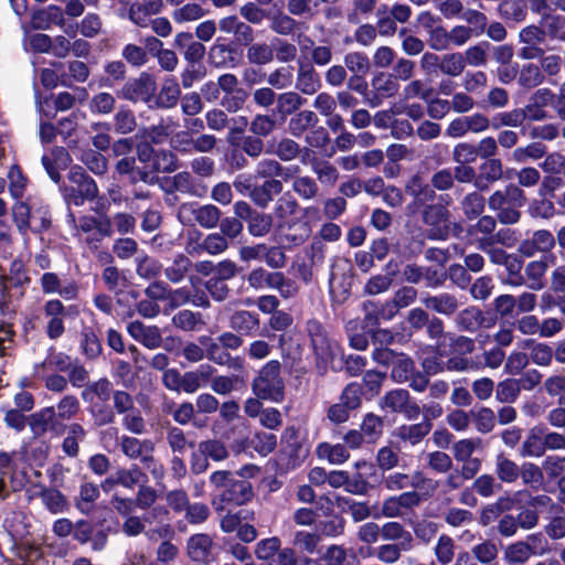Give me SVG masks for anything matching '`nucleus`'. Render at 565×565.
<instances>
[{
  "label": "nucleus",
  "instance_id": "obj_33",
  "mask_svg": "<svg viewBox=\"0 0 565 565\" xmlns=\"http://www.w3.org/2000/svg\"><path fill=\"white\" fill-rule=\"evenodd\" d=\"M298 171V168H284L277 160L275 159H263L260 160L255 168V179H276L277 177H281L285 180L292 178L294 173Z\"/></svg>",
  "mask_w": 565,
  "mask_h": 565
},
{
  "label": "nucleus",
  "instance_id": "obj_20",
  "mask_svg": "<svg viewBox=\"0 0 565 565\" xmlns=\"http://www.w3.org/2000/svg\"><path fill=\"white\" fill-rule=\"evenodd\" d=\"M555 95L550 88H539L529 98L524 113L529 120L540 121L546 119L548 105H554Z\"/></svg>",
  "mask_w": 565,
  "mask_h": 565
},
{
  "label": "nucleus",
  "instance_id": "obj_44",
  "mask_svg": "<svg viewBox=\"0 0 565 565\" xmlns=\"http://www.w3.org/2000/svg\"><path fill=\"white\" fill-rule=\"evenodd\" d=\"M291 188L303 201L316 200L320 195V188L317 181L309 175L294 177Z\"/></svg>",
  "mask_w": 565,
  "mask_h": 565
},
{
  "label": "nucleus",
  "instance_id": "obj_56",
  "mask_svg": "<svg viewBox=\"0 0 565 565\" xmlns=\"http://www.w3.org/2000/svg\"><path fill=\"white\" fill-rule=\"evenodd\" d=\"M486 200L478 191L469 192L460 202L461 210L468 220L479 217L484 211Z\"/></svg>",
  "mask_w": 565,
  "mask_h": 565
},
{
  "label": "nucleus",
  "instance_id": "obj_51",
  "mask_svg": "<svg viewBox=\"0 0 565 565\" xmlns=\"http://www.w3.org/2000/svg\"><path fill=\"white\" fill-rule=\"evenodd\" d=\"M544 82L541 67L533 63L523 64L519 70L518 84L526 89L540 86Z\"/></svg>",
  "mask_w": 565,
  "mask_h": 565
},
{
  "label": "nucleus",
  "instance_id": "obj_21",
  "mask_svg": "<svg viewBox=\"0 0 565 565\" xmlns=\"http://www.w3.org/2000/svg\"><path fill=\"white\" fill-rule=\"evenodd\" d=\"M332 511V501L329 497H312L308 507L298 509L295 513V521L300 525H310L322 515Z\"/></svg>",
  "mask_w": 565,
  "mask_h": 565
},
{
  "label": "nucleus",
  "instance_id": "obj_5",
  "mask_svg": "<svg viewBox=\"0 0 565 565\" xmlns=\"http://www.w3.org/2000/svg\"><path fill=\"white\" fill-rule=\"evenodd\" d=\"M102 441L106 443L107 438L118 440L122 454L130 459H140L146 467L154 465L153 451L154 443L151 439H138L136 437L122 435L118 436L117 428H109L102 431Z\"/></svg>",
  "mask_w": 565,
  "mask_h": 565
},
{
  "label": "nucleus",
  "instance_id": "obj_31",
  "mask_svg": "<svg viewBox=\"0 0 565 565\" xmlns=\"http://www.w3.org/2000/svg\"><path fill=\"white\" fill-rule=\"evenodd\" d=\"M431 480H426L419 472H415L413 475L394 473L386 480L387 488L392 491L408 488L429 490L431 489Z\"/></svg>",
  "mask_w": 565,
  "mask_h": 565
},
{
  "label": "nucleus",
  "instance_id": "obj_57",
  "mask_svg": "<svg viewBox=\"0 0 565 565\" xmlns=\"http://www.w3.org/2000/svg\"><path fill=\"white\" fill-rule=\"evenodd\" d=\"M392 366L391 377L396 383L407 382L415 371L414 361L405 353H399Z\"/></svg>",
  "mask_w": 565,
  "mask_h": 565
},
{
  "label": "nucleus",
  "instance_id": "obj_18",
  "mask_svg": "<svg viewBox=\"0 0 565 565\" xmlns=\"http://www.w3.org/2000/svg\"><path fill=\"white\" fill-rule=\"evenodd\" d=\"M188 556L196 563L209 564L215 559L214 543L205 533L191 535L186 543Z\"/></svg>",
  "mask_w": 565,
  "mask_h": 565
},
{
  "label": "nucleus",
  "instance_id": "obj_53",
  "mask_svg": "<svg viewBox=\"0 0 565 565\" xmlns=\"http://www.w3.org/2000/svg\"><path fill=\"white\" fill-rule=\"evenodd\" d=\"M116 108V98L108 92H99L88 100V109L94 115H109Z\"/></svg>",
  "mask_w": 565,
  "mask_h": 565
},
{
  "label": "nucleus",
  "instance_id": "obj_48",
  "mask_svg": "<svg viewBox=\"0 0 565 565\" xmlns=\"http://www.w3.org/2000/svg\"><path fill=\"white\" fill-rule=\"evenodd\" d=\"M318 117L312 110H301L292 116L288 122V131L294 137H300L305 131L318 122Z\"/></svg>",
  "mask_w": 565,
  "mask_h": 565
},
{
  "label": "nucleus",
  "instance_id": "obj_25",
  "mask_svg": "<svg viewBox=\"0 0 565 565\" xmlns=\"http://www.w3.org/2000/svg\"><path fill=\"white\" fill-rule=\"evenodd\" d=\"M163 0H142L134 2L128 9V19L140 28L148 26V17L159 14L163 9Z\"/></svg>",
  "mask_w": 565,
  "mask_h": 565
},
{
  "label": "nucleus",
  "instance_id": "obj_46",
  "mask_svg": "<svg viewBox=\"0 0 565 565\" xmlns=\"http://www.w3.org/2000/svg\"><path fill=\"white\" fill-rule=\"evenodd\" d=\"M545 454L544 436L539 428H532L520 450L521 457H542Z\"/></svg>",
  "mask_w": 565,
  "mask_h": 565
},
{
  "label": "nucleus",
  "instance_id": "obj_15",
  "mask_svg": "<svg viewBox=\"0 0 565 565\" xmlns=\"http://www.w3.org/2000/svg\"><path fill=\"white\" fill-rule=\"evenodd\" d=\"M299 203L290 192H285L275 202L273 213L270 214L278 231L285 233L291 230L295 223L290 222L297 211Z\"/></svg>",
  "mask_w": 565,
  "mask_h": 565
},
{
  "label": "nucleus",
  "instance_id": "obj_50",
  "mask_svg": "<svg viewBox=\"0 0 565 565\" xmlns=\"http://www.w3.org/2000/svg\"><path fill=\"white\" fill-rule=\"evenodd\" d=\"M113 126L119 135L131 134L137 127L135 113L127 106H120L113 117Z\"/></svg>",
  "mask_w": 565,
  "mask_h": 565
},
{
  "label": "nucleus",
  "instance_id": "obj_34",
  "mask_svg": "<svg viewBox=\"0 0 565 565\" xmlns=\"http://www.w3.org/2000/svg\"><path fill=\"white\" fill-rule=\"evenodd\" d=\"M193 262L183 253L175 254L164 268L166 278L172 284L181 282L189 276Z\"/></svg>",
  "mask_w": 565,
  "mask_h": 565
},
{
  "label": "nucleus",
  "instance_id": "obj_4",
  "mask_svg": "<svg viewBox=\"0 0 565 565\" xmlns=\"http://www.w3.org/2000/svg\"><path fill=\"white\" fill-rule=\"evenodd\" d=\"M252 391L258 398L280 403L285 398V382L281 376V363L270 360L265 363L253 379Z\"/></svg>",
  "mask_w": 565,
  "mask_h": 565
},
{
  "label": "nucleus",
  "instance_id": "obj_17",
  "mask_svg": "<svg viewBox=\"0 0 565 565\" xmlns=\"http://www.w3.org/2000/svg\"><path fill=\"white\" fill-rule=\"evenodd\" d=\"M555 256L548 254L540 259L529 262L524 267V277L526 287L534 291H540L546 286V273L550 264H554Z\"/></svg>",
  "mask_w": 565,
  "mask_h": 565
},
{
  "label": "nucleus",
  "instance_id": "obj_60",
  "mask_svg": "<svg viewBox=\"0 0 565 565\" xmlns=\"http://www.w3.org/2000/svg\"><path fill=\"white\" fill-rule=\"evenodd\" d=\"M489 47L490 44L488 42H480L478 44L469 46L463 53H461L465 66H484L488 62Z\"/></svg>",
  "mask_w": 565,
  "mask_h": 565
},
{
  "label": "nucleus",
  "instance_id": "obj_49",
  "mask_svg": "<svg viewBox=\"0 0 565 565\" xmlns=\"http://www.w3.org/2000/svg\"><path fill=\"white\" fill-rule=\"evenodd\" d=\"M246 223L247 231L253 237H265L271 232L275 224L270 214L258 210Z\"/></svg>",
  "mask_w": 565,
  "mask_h": 565
},
{
  "label": "nucleus",
  "instance_id": "obj_37",
  "mask_svg": "<svg viewBox=\"0 0 565 565\" xmlns=\"http://www.w3.org/2000/svg\"><path fill=\"white\" fill-rule=\"evenodd\" d=\"M210 480L217 489L228 490L232 494H246L250 486L246 481H236L228 471H216L211 475Z\"/></svg>",
  "mask_w": 565,
  "mask_h": 565
},
{
  "label": "nucleus",
  "instance_id": "obj_55",
  "mask_svg": "<svg viewBox=\"0 0 565 565\" xmlns=\"http://www.w3.org/2000/svg\"><path fill=\"white\" fill-rule=\"evenodd\" d=\"M53 67L43 68L41 72V83L46 88H55L58 84L71 87L72 84L65 78L64 65L60 62L53 63Z\"/></svg>",
  "mask_w": 565,
  "mask_h": 565
},
{
  "label": "nucleus",
  "instance_id": "obj_1",
  "mask_svg": "<svg viewBox=\"0 0 565 565\" xmlns=\"http://www.w3.org/2000/svg\"><path fill=\"white\" fill-rule=\"evenodd\" d=\"M34 460L35 448L32 447L31 441L23 443L18 451L11 454L0 451V471L12 468L10 483L14 492L24 490L25 494H30L35 487Z\"/></svg>",
  "mask_w": 565,
  "mask_h": 565
},
{
  "label": "nucleus",
  "instance_id": "obj_42",
  "mask_svg": "<svg viewBox=\"0 0 565 565\" xmlns=\"http://www.w3.org/2000/svg\"><path fill=\"white\" fill-rule=\"evenodd\" d=\"M230 246L228 241L224 235L220 232H214L207 234L202 243H200L193 249H189L190 254L196 253L200 254L202 252L207 253L209 255H218L224 253Z\"/></svg>",
  "mask_w": 565,
  "mask_h": 565
},
{
  "label": "nucleus",
  "instance_id": "obj_61",
  "mask_svg": "<svg viewBox=\"0 0 565 565\" xmlns=\"http://www.w3.org/2000/svg\"><path fill=\"white\" fill-rule=\"evenodd\" d=\"M409 393L403 388H396L387 392L380 402L383 409H390L394 413H401L409 399Z\"/></svg>",
  "mask_w": 565,
  "mask_h": 565
},
{
  "label": "nucleus",
  "instance_id": "obj_47",
  "mask_svg": "<svg viewBox=\"0 0 565 565\" xmlns=\"http://www.w3.org/2000/svg\"><path fill=\"white\" fill-rule=\"evenodd\" d=\"M418 503L419 497H388L383 504V514L387 518L399 516Z\"/></svg>",
  "mask_w": 565,
  "mask_h": 565
},
{
  "label": "nucleus",
  "instance_id": "obj_43",
  "mask_svg": "<svg viewBox=\"0 0 565 565\" xmlns=\"http://www.w3.org/2000/svg\"><path fill=\"white\" fill-rule=\"evenodd\" d=\"M376 98H391L399 90L398 82L388 73H380L371 83Z\"/></svg>",
  "mask_w": 565,
  "mask_h": 565
},
{
  "label": "nucleus",
  "instance_id": "obj_40",
  "mask_svg": "<svg viewBox=\"0 0 565 565\" xmlns=\"http://www.w3.org/2000/svg\"><path fill=\"white\" fill-rule=\"evenodd\" d=\"M431 430L430 420H424L422 423L413 425H403L395 430V436L403 441L409 443L411 445L418 444L428 433Z\"/></svg>",
  "mask_w": 565,
  "mask_h": 565
},
{
  "label": "nucleus",
  "instance_id": "obj_23",
  "mask_svg": "<svg viewBox=\"0 0 565 565\" xmlns=\"http://www.w3.org/2000/svg\"><path fill=\"white\" fill-rule=\"evenodd\" d=\"M455 323L459 330L473 333L480 328L493 327L494 321L487 319L478 307H468L456 316Z\"/></svg>",
  "mask_w": 565,
  "mask_h": 565
},
{
  "label": "nucleus",
  "instance_id": "obj_30",
  "mask_svg": "<svg viewBox=\"0 0 565 565\" xmlns=\"http://www.w3.org/2000/svg\"><path fill=\"white\" fill-rule=\"evenodd\" d=\"M4 413L3 423L7 428L21 433L25 427H30L35 438V413H26L23 411L15 409L13 407L1 408Z\"/></svg>",
  "mask_w": 565,
  "mask_h": 565
},
{
  "label": "nucleus",
  "instance_id": "obj_58",
  "mask_svg": "<svg viewBox=\"0 0 565 565\" xmlns=\"http://www.w3.org/2000/svg\"><path fill=\"white\" fill-rule=\"evenodd\" d=\"M382 536L385 540H396L402 543L404 552L409 551L413 546V539L409 532L405 531L397 522H388L381 530Z\"/></svg>",
  "mask_w": 565,
  "mask_h": 565
},
{
  "label": "nucleus",
  "instance_id": "obj_19",
  "mask_svg": "<svg viewBox=\"0 0 565 565\" xmlns=\"http://www.w3.org/2000/svg\"><path fill=\"white\" fill-rule=\"evenodd\" d=\"M405 192L413 198V202L407 206L409 212L415 213L420 206L433 202L436 198L431 185L424 182L418 174L411 177L405 184Z\"/></svg>",
  "mask_w": 565,
  "mask_h": 565
},
{
  "label": "nucleus",
  "instance_id": "obj_38",
  "mask_svg": "<svg viewBox=\"0 0 565 565\" xmlns=\"http://www.w3.org/2000/svg\"><path fill=\"white\" fill-rule=\"evenodd\" d=\"M6 168H9L7 172V181L11 196L14 200L22 199L28 186V177L15 162L10 163V166L7 164Z\"/></svg>",
  "mask_w": 565,
  "mask_h": 565
},
{
  "label": "nucleus",
  "instance_id": "obj_10",
  "mask_svg": "<svg viewBox=\"0 0 565 565\" xmlns=\"http://www.w3.org/2000/svg\"><path fill=\"white\" fill-rule=\"evenodd\" d=\"M70 181L73 184L70 189V196L76 205L83 204L84 200H94L98 194L96 182L85 173L82 167H73L70 171Z\"/></svg>",
  "mask_w": 565,
  "mask_h": 565
},
{
  "label": "nucleus",
  "instance_id": "obj_11",
  "mask_svg": "<svg viewBox=\"0 0 565 565\" xmlns=\"http://www.w3.org/2000/svg\"><path fill=\"white\" fill-rule=\"evenodd\" d=\"M423 222L429 226L427 236L446 239L449 233V211L440 204H429L423 211Z\"/></svg>",
  "mask_w": 565,
  "mask_h": 565
},
{
  "label": "nucleus",
  "instance_id": "obj_24",
  "mask_svg": "<svg viewBox=\"0 0 565 565\" xmlns=\"http://www.w3.org/2000/svg\"><path fill=\"white\" fill-rule=\"evenodd\" d=\"M205 340L207 341L205 348V355L211 362L221 366H227L230 369L235 370L243 367V360L238 356L233 358L228 353V351L224 349L223 345L217 341V339L213 340L203 337L201 339V343H204Z\"/></svg>",
  "mask_w": 565,
  "mask_h": 565
},
{
  "label": "nucleus",
  "instance_id": "obj_26",
  "mask_svg": "<svg viewBox=\"0 0 565 565\" xmlns=\"http://www.w3.org/2000/svg\"><path fill=\"white\" fill-rule=\"evenodd\" d=\"M127 331L131 338L148 349H157L162 343L161 332L156 326H146L137 320L128 324Z\"/></svg>",
  "mask_w": 565,
  "mask_h": 565
},
{
  "label": "nucleus",
  "instance_id": "obj_3",
  "mask_svg": "<svg viewBox=\"0 0 565 565\" xmlns=\"http://www.w3.org/2000/svg\"><path fill=\"white\" fill-rule=\"evenodd\" d=\"M6 523L12 537L19 542L12 565H34L35 541L32 537L31 518L22 511H14Z\"/></svg>",
  "mask_w": 565,
  "mask_h": 565
},
{
  "label": "nucleus",
  "instance_id": "obj_32",
  "mask_svg": "<svg viewBox=\"0 0 565 565\" xmlns=\"http://www.w3.org/2000/svg\"><path fill=\"white\" fill-rule=\"evenodd\" d=\"M422 302L427 309L444 316L455 315L460 307L457 297L448 292L425 297Z\"/></svg>",
  "mask_w": 565,
  "mask_h": 565
},
{
  "label": "nucleus",
  "instance_id": "obj_63",
  "mask_svg": "<svg viewBox=\"0 0 565 565\" xmlns=\"http://www.w3.org/2000/svg\"><path fill=\"white\" fill-rule=\"evenodd\" d=\"M312 172L321 184L333 186L339 180L338 169L329 161H315L311 166Z\"/></svg>",
  "mask_w": 565,
  "mask_h": 565
},
{
  "label": "nucleus",
  "instance_id": "obj_9",
  "mask_svg": "<svg viewBox=\"0 0 565 565\" xmlns=\"http://www.w3.org/2000/svg\"><path fill=\"white\" fill-rule=\"evenodd\" d=\"M483 441L479 437L465 438L456 441L452 446V455L458 462H462V476L471 479L481 468V460L472 458L477 450H481Z\"/></svg>",
  "mask_w": 565,
  "mask_h": 565
},
{
  "label": "nucleus",
  "instance_id": "obj_59",
  "mask_svg": "<svg viewBox=\"0 0 565 565\" xmlns=\"http://www.w3.org/2000/svg\"><path fill=\"white\" fill-rule=\"evenodd\" d=\"M180 87L175 78H167L158 95L157 104L162 108H171L180 98Z\"/></svg>",
  "mask_w": 565,
  "mask_h": 565
},
{
  "label": "nucleus",
  "instance_id": "obj_6",
  "mask_svg": "<svg viewBox=\"0 0 565 565\" xmlns=\"http://www.w3.org/2000/svg\"><path fill=\"white\" fill-rule=\"evenodd\" d=\"M9 1L14 13L20 19V25L23 31V49L30 54V63L35 68V6H29L28 0ZM32 84L35 87V75L33 76Z\"/></svg>",
  "mask_w": 565,
  "mask_h": 565
},
{
  "label": "nucleus",
  "instance_id": "obj_45",
  "mask_svg": "<svg viewBox=\"0 0 565 565\" xmlns=\"http://www.w3.org/2000/svg\"><path fill=\"white\" fill-rule=\"evenodd\" d=\"M316 454L319 459L328 460L332 465H341L350 457L348 449L342 444L320 443L317 446Z\"/></svg>",
  "mask_w": 565,
  "mask_h": 565
},
{
  "label": "nucleus",
  "instance_id": "obj_64",
  "mask_svg": "<svg viewBox=\"0 0 565 565\" xmlns=\"http://www.w3.org/2000/svg\"><path fill=\"white\" fill-rule=\"evenodd\" d=\"M246 58L250 64L265 65L274 60V50L267 43H254L248 46Z\"/></svg>",
  "mask_w": 565,
  "mask_h": 565
},
{
  "label": "nucleus",
  "instance_id": "obj_2",
  "mask_svg": "<svg viewBox=\"0 0 565 565\" xmlns=\"http://www.w3.org/2000/svg\"><path fill=\"white\" fill-rule=\"evenodd\" d=\"M526 196L516 184H509L502 190H495L488 198V206L495 213L497 220L504 225L516 224L521 220V207Z\"/></svg>",
  "mask_w": 565,
  "mask_h": 565
},
{
  "label": "nucleus",
  "instance_id": "obj_27",
  "mask_svg": "<svg viewBox=\"0 0 565 565\" xmlns=\"http://www.w3.org/2000/svg\"><path fill=\"white\" fill-rule=\"evenodd\" d=\"M282 191V182L278 179L265 180L262 184L254 185L249 191V198L259 209H266L275 195Z\"/></svg>",
  "mask_w": 565,
  "mask_h": 565
},
{
  "label": "nucleus",
  "instance_id": "obj_22",
  "mask_svg": "<svg viewBox=\"0 0 565 565\" xmlns=\"http://www.w3.org/2000/svg\"><path fill=\"white\" fill-rule=\"evenodd\" d=\"M295 88L305 95H313L321 88L320 76L312 63L298 61Z\"/></svg>",
  "mask_w": 565,
  "mask_h": 565
},
{
  "label": "nucleus",
  "instance_id": "obj_36",
  "mask_svg": "<svg viewBox=\"0 0 565 565\" xmlns=\"http://www.w3.org/2000/svg\"><path fill=\"white\" fill-rule=\"evenodd\" d=\"M31 212L32 206L21 199L15 200V203L11 209L13 223L15 224L19 233L23 236L25 243L30 241L29 231L31 230Z\"/></svg>",
  "mask_w": 565,
  "mask_h": 565
},
{
  "label": "nucleus",
  "instance_id": "obj_62",
  "mask_svg": "<svg viewBox=\"0 0 565 565\" xmlns=\"http://www.w3.org/2000/svg\"><path fill=\"white\" fill-rule=\"evenodd\" d=\"M276 102L277 113L287 116L298 110L306 103V99L297 92H286L279 94Z\"/></svg>",
  "mask_w": 565,
  "mask_h": 565
},
{
  "label": "nucleus",
  "instance_id": "obj_29",
  "mask_svg": "<svg viewBox=\"0 0 565 565\" xmlns=\"http://www.w3.org/2000/svg\"><path fill=\"white\" fill-rule=\"evenodd\" d=\"M480 174L475 180V186L479 191L488 190L489 185L503 178V164L500 159H487L479 167Z\"/></svg>",
  "mask_w": 565,
  "mask_h": 565
},
{
  "label": "nucleus",
  "instance_id": "obj_39",
  "mask_svg": "<svg viewBox=\"0 0 565 565\" xmlns=\"http://www.w3.org/2000/svg\"><path fill=\"white\" fill-rule=\"evenodd\" d=\"M68 159V153L64 148H56L50 156L42 157L43 167L54 182L60 181V170L66 168Z\"/></svg>",
  "mask_w": 565,
  "mask_h": 565
},
{
  "label": "nucleus",
  "instance_id": "obj_35",
  "mask_svg": "<svg viewBox=\"0 0 565 565\" xmlns=\"http://www.w3.org/2000/svg\"><path fill=\"white\" fill-rule=\"evenodd\" d=\"M230 327L241 335L250 337L259 329V319L247 310H238L231 316Z\"/></svg>",
  "mask_w": 565,
  "mask_h": 565
},
{
  "label": "nucleus",
  "instance_id": "obj_54",
  "mask_svg": "<svg viewBox=\"0 0 565 565\" xmlns=\"http://www.w3.org/2000/svg\"><path fill=\"white\" fill-rule=\"evenodd\" d=\"M7 282L11 288L15 289H23L24 286H29L31 284V277L28 275L22 259H14L11 263ZM19 295L22 296L23 290H20Z\"/></svg>",
  "mask_w": 565,
  "mask_h": 565
},
{
  "label": "nucleus",
  "instance_id": "obj_41",
  "mask_svg": "<svg viewBox=\"0 0 565 565\" xmlns=\"http://www.w3.org/2000/svg\"><path fill=\"white\" fill-rule=\"evenodd\" d=\"M495 473L502 482L513 483L520 476V468L518 463L511 460L503 451L495 456L494 460Z\"/></svg>",
  "mask_w": 565,
  "mask_h": 565
},
{
  "label": "nucleus",
  "instance_id": "obj_52",
  "mask_svg": "<svg viewBox=\"0 0 565 565\" xmlns=\"http://www.w3.org/2000/svg\"><path fill=\"white\" fill-rule=\"evenodd\" d=\"M535 553L534 547L529 542H516L505 548L504 559L510 565H521Z\"/></svg>",
  "mask_w": 565,
  "mask_h": 565
},
{
  "label": "nucleus",
  "instance_id": "obj_13",
  "mask_svg": "<svg viewBox=\"0 0 565 565\" xmlns=\"http://www.w3.org/2000/svg\"><path fill=\"white\" fill-rule=\"evenodd\" d=\"M157 89L154 78L142 73L139 77L128 81L121 88L120 95L124 99L137 103L149 102Z\"/></svg>",
  "mask_w": 565,
  "mask_h": 565
},
{
  "label": "nucleus",
  "instance_id": "obj_28",
  "mask_svg": "<svg viewBox=\"0 0 565 565\" xmlns=\"http://www.w3.org/2000/svg\"><path fill=\"white\" fill-rule=\"evenodd\" d=\"M207 62L215 68L235 67L237 65L235 49L216 40L209 49Z\"/></svg>",
  "mask_w": 565,
  "mask_h": 565
},
{
  "label": "nucleus",
  "instance_id": "obj_8",
  "mask_svg": "<svg viewBox=\"0 0 565 565\" xmlns=\"http://www.w3.org/2000/svg\"><path fill=\"white\" fill-rule=\"evenodd\" d=\"M281 444L280 456L287 469L300 467L309 456V448L301 440L298 429L292 426L284 430Z\"/></svg>",
  "mask_w": 565,
  "mask_h": 565
},
{
  "label": "nucleus",
  "instance_id": "obj_14",
  "mask_svg": "<svg viewBox=\"0 0 565 565\" xmlns=\"http://www.w3.org/2000/svg\"><path fill=\"white\" fill-rule=\"evenodd\" d=\"M555 247V236L548 230H536L532 235L520 242L518 252L526 258L536 254H548Z\"/></svg>",
  "mask_w": 565,
  "mask_h": 565
},
{
  "label": "nucleus",
  "instance_id": "obj_16",
  "mask_svg": "<svg viewBox=\"0 0 565 565\" xmlns=\"http://www.w3.org/2000/svg\"><path fill=\"white\" fill-rule=\"evenodd\" d=\"M146 479V475L138 467H134L131 469H124L117 471V473L114 477L107 479L104 483H102V488L103 491L109 492L113 490L114 484H121L128 490H134L136 487H138V494H151L150 492L145 491L143 489Z\"/></svg>",
  "mask_w": 565,
  "mask_h": 565
},
{
  "label": "nucleus",
  "instance_id": "obj_7",
  "mask_svg": "<svg viewBox=\"0 0 565 565\" xmlns=\"http://www.w3.org/2000/svg\"><path fill=\"white\" fill-rule=\"evenodd\" d=\"M177 216L183 225H189L194 220L201 227L211 230L220 223L222 212L213 204L184 203L178 209Z\"/></svg>",
  "mask_w": 565,
  "mask_h": 565
},
{
  "label": "nucleus",
  "instance_id": "obj_12",
  "mask_svg": "<svg viewBox=\"0 0 565 565\" xmlns=\"http://www.w3.org/2000/svg\"><path fill=\"white\" fill-rule=\"evenodd\" d=\"M306 330L317 356L324 361L330 359L333 355L335 343L330 338L324 324L313 318L307 321Z\"/></svg>",
  "mask_w": 565,
  "mask_h": 565
}]
</instances>
